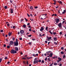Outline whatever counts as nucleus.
I'll return each instance as SVG.
<instances>
[{"label":"nucleus","instance_id":"nucleus-1","mask_svg":"<svg viewBox=\"0 0 66 66\" xmlns=\"http://www.w3.org/2000/svg\"><path fill=\"white\" fill-rule=\"evenodd\" d=\"M14 45L16 46H18V39H16V41L15 42H14Z\"/></svg>","mask_w":66,"mask_h":66},{"label":"nucleus","instance_id":"nucleus-2","mask_svg":"<svg viewBox=\"0 0 66 66\" xmlns=\"http://www.w3.org/2000/svg\"><path fill=\"white\" fill-rule=\"evenodd\" d=\"M12 53H13V54H15L17 53V51L14 50H13L11 51Z\"/></svg>","mask_w":66,"mask_h":66},{"label":"nucleus","instance_id":"nucleus-3","mask_svg":"<svg viewBox=\"0 0 66 66\" xmlns=\"http://www.w3.org/2000/svg\"><path fill=\"white\" fill-rule=\"evenodd\" d=\"M55 20L56 21V22L57 23H58L59 22V21H60V20H59V19H55Z\"/></svg>","mask_w":66,"mask_h":66},{"label":"nucleus","instance_id":"nucleus-4","mask_svg":"<svg viewBox=\"0 0 66 66\" xmlns=\"http://www.w3.org/2000/svg\"><path fill=\"white\" fill-rule=\"evenodd\" d=\"M38 63V61L37 60H34V64H36V63Z\"/></svg>","mask_w":66,"mask_h":66},{"label":"nucleus","instance_id":"nucleus-5","mask_svg":"<svg viewBox=\"0 0 66 66\" xmlns=\"http://www.w3.org/2000/svg\"><path fill=\"white\" fill-rule=\"evenodd\" d=\"M58 26L59 28H61V27L62 26V23H59L58 24Z\"/></svg>","mask_w":66,"mask_h":66},{"label":"nucleus","instance_id":"nucleus-6","mask_svg":"<svg viewBox=\"0 0 66 66\" xmlns=\"http://www.w3.org/2000/svg\"><path fill=\"white\" fill-rule=\"evenodd\" d=\"M20 33H21V34H23L24 33V31L23 30H21L20 31Z\"/></svg>","mask_w":66,"mask_h":66},{"label":"nucleus","instance_id":"nucleus-7","mask_svg":"<svg viewBox=\"0 0 66 66\" xmlns=\"http://www.w3.org/2000/svg\"><path fill=\"white\" fill-rule=\"evenodd\" d=\"M44 28L43 27H41V29H40V31H44Z\"/></svg>","mask_w":66,"mask_h":66},{"label":"nucleus","instance_id":"nucleus-8","mask_svg":"<svg viewBox=\"0 0 66 66\" xmlns=\"http://www.w3.org/2000/svg\"><path fill=\"white\" fill-rule=\"evenodd\" d=\"M10 45H13V41H11L10 42Z\"/></svg>","mask_w":66,"mask_h":66},{"label":"nucleus","instance_id":"nucleus-9","mask_svg":"<svg viewBox=\"0 0 66 66\" xmlns=\"http://www.w3.org/2000/svg\"><path fill=\"white\" fill-rule=\"evenodd\" d=\"M15 50H16V51H18V48L17 47H15Z\"/></svg>","mask_w":66,"mask_h":66},{"label":"nucleus","instance_id":"nucleus-10","mask_svg":"<svg viewBox=\"0 0 66 66\" xmlns=\"http://www.w3.org/2000/svg\"><path fill=\"white\" fill-rule=\"evenodd\" d=\"M49 56H50L51 57L52 56V53H51L49 54Z\"/></svg>","mask_w":66,"mask_h":66},{"label":"nucleus","instance_id":"nucleus-11","mask_svg":"<svg viewBox=\"0 0 66 66\" xmlns=\"http://www.w3.org/2000/svg\"><path fill=\"white\" fill-rule=\"evenodd\" d=\"M54 41H56L57 40V38H56V37H55L54 38Z\"/></svg>","mask_w":66,"mask_h":66},{"label":"nucleus","instance_id":"nucleus-12","mask_svg":"<svg viewBox=\"0 0 66 66\" xmlns=\"http://www.w3.org/2000/svg\"><path fill=\"white\" fill-rule=\"evenodd\" d=\"M10 11V13H13V9H11Z\"/></svg>","mask_w":66,"mask_h":66},{"label":"nucleus","instance_id":"nucleus-13","mask_svg":"<svg viewBox=\"0 0 66 66\" xmlns=\"http://www.w3.org/2000/svg\"><path fill=\"white\" fill-rule=\"evenodd\" d=\"M47 38H48V39L50 40V39H51V37H47Z\"/></svg>","mask_w":66,"mask_h":66},{"label":"nucleus","instance_id":"nucleus-14","mask_svg":"<svg viewBox=\"0 0 66 66\" xmlns=\"http://www.w3.org/2000/svg\"><path fill=\"white\" fill-rule=\"evenodd\" d=\"M58 59H59V61H61L62 60V59L60 57H58Z\"/></svg>","mask_w":66,"mask_h":66},{"label":"nucleus","instance_id":"nucleus-15","mask_svg":"<svg viewBox=\"0 0 66 66\" xmlns=\"http://www.w3.org/2000/svg\"><path fill=\"white\" fill-rule=\"evenodd\" d=\"M66 13V11L65 10H64L63 12H62V14H64Z\"/></svg>","mask_w":66,"mask_h":66},{"label":"nucleus","instance_id":"nucleus-16","mask_svg":"<svg viewBox=\"0 0 66 66\" xmlns=\"http://www.w3.org/2000/svg\"><path fill=\"white\" fill-rule=\"evenodd\" d=\"M30 9H31V10H33V6H31L30 7Z\"/></svg>","mask_w":66,"mask_h":66},{"label":"nucleus","instance_id":"nucleus-17","mask_svg":"<svg viewBox=\"0 0 66 66\" xmlns=\"http://www.w3.org/2000/svg\"><path fill=\"white\" fill-rule=\"evenodd\" d=\"M32 55L34 56V57H35L36 56V54H34Z\"/></svg>","mask_w":66,"mask_h":66},{"label":"nucleus","instance_id":"nucleus-18","mask_svg":"<svg viewBox=\"0 0 66 66\" xmlns=\"http://www.w3.org/2000/svg\"><path fill=\"white\" fill-rule=\"evenodd\" d=\"M27 59H32V57H27Z\"/></svg>","mask_w":66,"mask_h":66},{"label":"nucleus","instance_id":"nucleus-19","mask_svg":"<svg viewBox=\"0 0 66 66\" xmlns=\"http://www.w3.org/2000/svg\"><path fill=\"white\" fill-rule=\"evenodd\" d=\"M7 7L6 6H4V9H7Z\"/></svg>","mask_w":66,"mask_h":66},{"label":"nucleus","instance_id":"nucleus-20","mask_svg":"<svg viewBox=\"0 0 66 66\" xmlns=\"http://www.w3.org/2000/svg\"><path fill=\"white\" fill-rule=\"evenodd\" d=\"M23 27L24 28H26V24H24L23 25Z\"/></svg>","mask_w":66,"mask_h":66},{"label":"nucleus","instance_id":"nucleus-21","mask_svg":"<svg viewBox=\"0 0 66 66\" xmlns=\"http://www.w3.org/2000/svg\"><path fill=\"white\" fill-rule=\"evenodd\" d=\"M11 34H12V32H11L10 33H9V36H10L11 35Z\"/></svg>","mask_w":66,"mask_h":66},{"label":"nucleus","instance_id":"nucleus-22","mask_svg":"<svg viewBox=\"0 0 66 66\" xmlns=\"http://www.w3.org/2000/svg\"><path fill=\"white\" fill-rule=\"evenodd\" d=\"M58 2H59V3L60 4H62V1H59Z\"/></svg>","mask_w":66,"mask_h":66},{"label":"nucleus","instance_id":"nucleus-23","mask_svg":"<svg viewBox=\"0 0 66 66\" xmlns=\"http://www.w3.org/2000/svg\"><path fill=\"white\" fill-rule=\"evenodd\" d=\"M54 44L55 45H57V43L56 42H54Z\"/></svg>","mask_w":66,"mask_h":66},{"label":"nucleus","instance_id":"nucleus-24","mask_svg":"<svg viewBox=\"0 0 66 66\" xmlns=\"http://www.w3.org/2000/svg\"><path fill=\"white\" fill-rule=\"evenodd\" d=\"M15 26H13V28L14 29H15Z\"/></svg>","mask_w":66,"mask_h":66},{"label":"nucleus","instance_id":"nucleus-25","mask_svg":"<svg viewBox=\"0 0 66 66\" xmlns=\"http://www.w3.org/2000/svg\"><path fill=\"white\" fill-rule=\"evenodd\" d=\"M2 58L0 59V63L1 62V61H2Z\"/></svg>","mask_w":66,"mask_h":66},{"label":"nucleus","instance_id":"nucleus-26","mask_svg":"<svg viewBox=\"0 0 66 66\" xmlns=\"http://www.w3.org/2000/svg\"><path fill=\"white\" fill-rule=\"evenodd\" d=\"M54 65H57V63H54Z\"/></svg>","mask_w":66,"mask_h":66},{"label":"nucleus","instance_id":"nucleus-27","mask_svg":"<svg viewBox=\"0 0 66 66\" xmlns=\"http://www.w3.org/2000/svg\"><path fill=\"white\" fill-rule=\"evenodd\" d=\"M61 54H64V52L62 51L61 52Z\"/></svg>","mask_w":66,"mask_h":66},{"label":"nucleus","instance_id":"nucleus-28","mask_svg":"<svg viewBox=\"0 0 66 66\" xmlns=\"http://www.w3.org/2000/svg\"><path fill=\"white\" fill-rule=\"evenodd\" d=\"M56 34V33L55 32H53V34L54 35H55V34Z\"/></svg>","mask_w":66,"mask_h":66},{"label":"nucleus","instance_id":"nucleus-29","mask_svg":"<svg viewBox=\"0 0 66 66\" xmlns=\"http://www.w3.org/2000/svg\"><path fill=\"white\" fill-rule=\"evenodd\" d=\"M47 57L45 58V61H47Z\"/></svg>","mask_w":66,"mask_h":66},{"label":"nucleus","instance_id":"nucleus-30","mask_svg":"<svg viewBox=\"0 0 66 66\" xmlns=\"http://www.w3.org/2000/svg\"><path fill=\"white\" fill-rule=\"evenodd\" d=\"M47 60L49 61H51V60H50V59H49V58H48L47 59Z\"/></svg>","mask_w":66,"mask_h":66},{"label":"nucleus","instance_id":"nucleus-31","mask_svg":"<svg viewBox=\"0 0 66 66\" xmlns=\"http://www.w3.org/2000/svg\"><path fill=\"white\" fill-rule=\"evenodd\" d=\"M34 60H35V61L37 60V58H35Z\"/></svg>","mask_w":66,"mask_h":66},{"label":"nucleus","instance_id":"nucleus-32","mask_svg":"<svg viewBox=\"0 0 66 66\" xmlns=\"http://www.w3.org/2000/svg\"><path fill=\"white\" fill-rule=\"evenodd\" d=\"M31 36H32V35H30L28 36V37H31Z\"/></svg>","mask_w":66,"mask_h":66},{"label":"nucleus","instance_id":"nucleus-33","mask_svg":"<svg viewBox=\"0 0 66 66\" xmlns=\"http://www.w3.org/2000/svg\"><path fill=\"white\" fill-rule=\"evenodd\" d=\"M7 59V57H5V60H6Z\"/></svg>","mask_w":66,"mask_h":66},{"label":"nucleus","instance_id":"nucleus-34","mask_svg":"<svg viewBox=\"0 0 66 66\" xmlns=\"http://www.w3.org/2000/svg\"><path fill=\"white\" fill-rule=\"evenodd\" d=\"M10 62L9 61H8L7 62V65H9V64H10Z\"/></svg>","mask_w":66,"mask_h":66},{"label":"nucleus","instance_id":"nucleus-35","mask_svg":"<svg viewBox=\"0 0 66 66\" xmlns=\"http://www.w3.org/2000/svg\"><path fill=\"white\" fill-rule=\"evenodd\" d=\"M38 8V7L37 6H36L35 7V9H37Z\"/></svg>","mask_w":66,"mask_h":66},{"label":"nucleus","instance_id":"nucleus-36","mask_svg":"<svg viewBox=\"0 0 66 66\" xmlns=\"http://www.w3.org/2000/svg\"><path fill=\"white\" fill-rule=\"evenodd\" d=\"M10 46H7V48H10Z\"/></svg>","mask_w":66,"mask_h":66},{"label":"nucleus","instance_id":"nucleus-37","mask_svg":"<svg viewBox=\"0 0 66 66\" xmlns=\"http://www.w3.org/2000/svg\"><path fill=\"white\" fill-rule=\"evenodd\" d=\"M3 32V30H1L0 31V32Z\"/></svg>","mask_w":66,"mask_h":66},{"label":"nucleus","instance_id":"nucleus-38","mask_svg":"<svg viewBox=\"0 0 66 66\" xmlns=\"http://www.w3.org/2000/svg\"><path fill=\"white\" fill-rule=\"evenodd\" d=\"M39 36L41 37H42V34H39Z\"/></svg>","mask_w":66,"mask_h":66},{"label":"nucleus","instance_id":"nucleus-39","mask_svg":"<svg viewBox=\"0 0 66 66\" xmlns=\"http://www.w3.org/2000/svg\"><path fill=\"white\" fill-rule=\"evenodd\" d=\"M46 53L47 54V55H49V53H48L47 52H46Z\"/></svg>","mask_w":66,"mask_h":66},{"label":"nucleus","instance_id":"nucleus-40","mask_svg":"<svg viewBox=\"0 0 66 66\" xmlns=\"http://www.w3.org/2000/svg\"><path fill=\"white\" fill-rule=\"evenodd\" d=\"M61 49H62V50H63V49H64V47H61Z\"/></svg>","mask_w":66,"mask_h":66},{"label":"nucleus","instance_id":"nucleus-41","mask_svg":"<svg viewBox=\"0 0 66 66\" xmlns=\"http://www.w3.org/2000/svg\"><path fill=\"white\" fill-rule=\"evenodd\" d=\"M19 39H20V40H22V38H20Z\"/></svg>","mask_w":66,"mask_h":66},{"label":"nucleus","instance_id":"nucleus-42","mask_svg":"<svg viewBox=\"0 0 66 66\" xmlns=\"http://www.w3.org/2000/svg\"><path fill=\"white\" fill-rule=\"evenodd\" d=\"M60 35H62V32H60Z\"/></svg>","mask_w":66,"mask_h":66},{"label":"nucleus","instance_id":"nucleus-43","mask_svg":"<svg viewBox=\"0 0 66 66\" xmlns=\"http://www.w3.org/2000/svg\"><path fill=\"white\" fill-rule=\"evenodd\" d=\"M41 60H39V61H38V62H41Z\"/></svg>","mask_w":66,"mask_h":66},{"label":"nucleus","instance_id":"nucleus-44","mask_svg":"<svg viewBox=\"0 0 66 66\" xmlns=\"http://www.w3.org/2000/svg\"><path fill=\"white\" fill-rule=\"evenodd\" d=\"M27 16H28V17H30V15H29V14L28 13L27 14Z\"/></svg>","mask_w":66,"mask_h":66},{"label":"nucleus","instance_id":"nucleus-45","mask_svg":"<svg viewBox=\"0 0 66 66\" xmlns=\"http://www.w3.org/2000/svg\"><path fill=\"white\" fill-rule=\"evenodd\" d=\"M48 27H46L45 28L46 30H47V29H48Z\"/></svg>","mask_w":66,"mask_h":66},{"label":"nucleus","instance_id":"nucleus-46","mask_svg":"<svg viewBox=\"0 0 66 66\" xmlns=\"http://www.w3.org/2000/svg\"><path fill=\"white\" fill-rule=\"evenodd\" d=\"M14 39H15V38H12V40H14Z\"/></svg>","mask_w":66,"mask_h":66},{"label":"nucleus","instance_id":"nucleus-47","mask_svg":"<svg viewBox=\"0 0 66 66\" xmlns=\"http://www.w3.org/2000/svg\"><path fill=\"white\" fill-rule=\"evenodd\" d=\"M29 31H31V28H30L29 29Z\"/></svg>","mask_w":66,"mask_h":66},{"label":"nucleus","instance_id":"nucleus-48","mask_svg":"<svg viewBox=\"0 0 66 66\" xmlns=\"http://www.w3.org/2000/svg\"><path fill=\"white\" fill-rule=\"evenodd\" d=\"M20 34V32H18V35H19Z\"/></svg>","mask_w":66,"mask_h":66},{"label":"nucleus","instance_id":"nucleus-49","mask_svg":"<svg viewBox=\"0 0 66 66\" xmlns=\"http://www.w3.org/2000/svg\"><path fill=\"white\" fill-rule=\"evenodd\" d=\"M62 65V64H60L59 65V66H61Z\"/></svg>","mask_w":66,"mask_h":66},{"label":"nucleus","instance_id":"nucleus-50","mask_svg":"<svg viewBox=\"0 0 66 66\" xmlns=\"http://www.w3.org/2000/svg\"><path fill=\"white\" fill-rule=\"evenodd\" d=\"M4 47H6V45H5V44H4Z\"/></svg>","mask_w":66,"mask_h":66},{"label":"nucleus","instance_id":"nucleus-51","mask_svg":"<svg viewBox=\"0 0 66 66\" xmlns=\"http://www.w3.org/2000/svg\"><path fill=\"white\" fill-rule=\"evenodd\" d=\"M45 43H48V42L47 41H45Z\"/></svg>","mask_w":66,"mask_h":66},{"label":"nucleus","instance_id":"nucleus-52","mask_svg":"<svg viewBox=\"0 0 66 66\" xmlns=\"http://www.w3.org/2000/svg\"><path fill=\"white\" fill-rule=\"evenodd\" d=\"M42 62L43 63H44V61L43 60H42Z\"/></svg>","mask_w":66,"mask_h":66},{"label":"nucleus","instance_id":"nucleus-53","mask_svg":"<svg viewBox=\"0 0 66 66\" xmlns=\"http://www.w3.org/2000/svg\"><path fill=\"white\" fill-rule=\"evenodd\" d=\"M30 25V23H29L27 24V26H29Z\"/></svg>","mask_w":66,"mask_h":66},{"label":"nucleus","instance_id":"nucleus-54","mask_svg":"<svg viewBox=\"0 0 66 66\" xmlns=\"http://www.w3.org/2000/svg\"><path fill=\"white\" fill-rule=\"evenodd\" d=\"M65 55H64L63 56V59H64V58H65Z\"/></svg>","mask_w":66,"mask_h":66},{"label":"nucleus","instance_id":"nucleus-55","mask_svg":"<svg viewBox=\"0 0 66 66\" xmlns=\"http://www.w3.org/2000/svg\"><path fill=\"white\" fill-rule=\"evenodd\" d=\"M22 59H23V60H26V58H25L23 57Z\"/></svg>","mask_w":66,"mask_h":66},{"label":"nucleus","instance_id":"nucleus-56","mask_svg":"<svg viewBox=\"0 0 66 66\" xmlns=\"http://www.w3.org/2000/svg\"><path fill=\"white\" fill-rule=\"evenodd\" d=\"M10 3H12V1H11V0H10Z\"/></svg>","mask_w":66,"mask_h":66},{"label":"nucleus","instance_id":"nucleus-57","mask_svg":"<svg viewBox=\"0 0 66 66\" xmlns=\"http://www.w3.org/2000/svg\"><path fill=\"white\" fill-rule=\"evenodd\" d=\"M28 61H27V65H28Z\"/></svg>","mask_w":66,"mask_h":66},{"label":"nucleus","instance_id":"nucleus-58","mask_svg":"<svg viewBox=\"0 0 66 66\" xmlns=\"http://www.w3.org/2000/svg\"><path fill=\"white\" fill-rule=\"evenodd\" d=\"M30 16H33V15H32V14H31L30 15Z\"/></svg>","mask_w":66,"mask_h":66},{"label":"nucleus","instance_id":"nucleus-59","mask_svg":"<svg viewBox=\"0 0 66 66\" xmlns=\"http://www.w3.org/2000/svg\"><path fill=\"white\" fill-rule=\"evenodd\" d=\"M65 21H63L62 22V23H65Z\"/></svg>","mask_w":66,"mask_h":66},{"label":"nucleus","instance_id":"nucleus-60","mask_svg":"<svg viewBox=\"0 0 66 66\" xmlns=\"http://www.w3.org/2000/svg\"><path fill=\"white\" fill-rule=\"evenodd\" d=\"M58 7H59V6H57H57L56 7V9H57V8H58Z\"/></svg>","mask_w":66,"mask_h":66},{"label":"nucleus","instance_id":"nucleus-61","mask_svg":"<svg viewBox=\"0 0 66 66\" xmlns=\"http://www.w3.org/2000/svg\"><path fill=\"white\" fill-rule=\"evenodd\" d=\"M32 39L33 40H35V39Z\"/></svg>","mask_w":66,"mask_h":66},{"label":"nucleus","instance_id":"nucleus-62","mask_svg":"<svg viewBox=\"0 0 66 66\" xmlns=\"http://www.w3.org/2000/svg\"><path fill=\"white\" fill-rule=\"evenodd\" d=\"M50 42H49L48 43V45H49V44H50Z\"/></svg>","mask_w":66,"mask_h":66},{"label":"nucleus","instance_id":"nucleus-63","mask_svg":"<svg viewBox=\"0 0 66 66\" xmlns=\"http://www.w3.org/2000/svg\"><path fill=\"white\" fill-rule=\"evenodd\" d=\"M28 28H31V26H29L28 27Z\"/></svg>","mask_w":66,"mask_h":66},{"label":"nucleus","instance_id":"nucleus-64","mask_svg":"<svg viewBox=\"0 0 66 66\" xmlns=\"http://www.w3.org/2000/svg\"><path fill=\"white\" fill-rule=\"evenodd\" d=\"M46 55H47V54H46L45 53L44 54L45 56H46Z\"/></svg>","mask_w":66,"mask_h":66}]
</instances>
